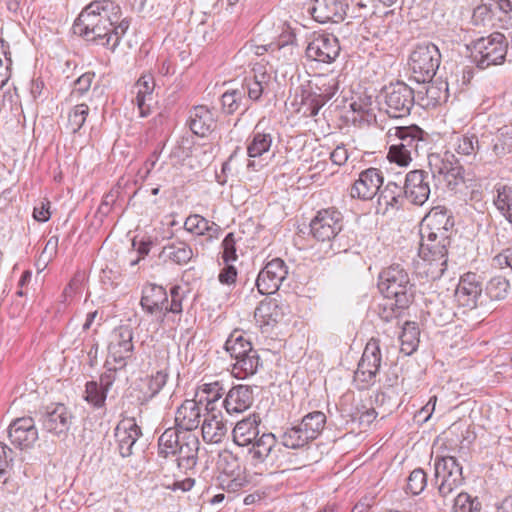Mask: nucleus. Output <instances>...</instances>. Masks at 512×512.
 Listing matches in <instances>:
<instances>
[{
	"mask_svg": "<svg viewBox=\"0 0 512 512\" xmlns=\"http://www.w3.org/2000/svg\"><path fill=\"white\" fill-rule=\"evenodd\" d=\"M289 274V267L281 258H273L260 270L255 286L262 295L273 294L279 290Z\"/></svg>",
	"mask_w": 512,
	"mask_h": 512,
	"instance_id": "obj_15",
	"label": "nucleus"
},
{
	"mask_svg": "<svg viewBox=\"0 0 512 512\" xmlns=\"http://www.w3.org/2000/svg\"><path fill=\"white\" fill-rule=\"evenodd\" d=\"M41 421L48 432L60 435L64 430V404L57 402L48 405Z\"/></svg>",
	"mask_w": 512,
	"mask_h": 512,
	"instance_id": "obj_39",
	"label": "nucleus"
},
{
	"mask_svg": "<svg viewBox=\"0 0 512 512\" xmlns=\"http://www.w3.org/2000/svg\"><path fill=\"white\" fill-rule=\"evenodd\" d=\"M244 100V89L227 90L221 96L222 109L226 114H233L240 108Z\"/></svg>",
	"mask_w": 512,
	"mask_h": 512,
	"instance_id": "obj_48",
	"label": "nucleus"
},
{
	"mask_svg": "<svg viewBox=\"0 0 512 512\" xmlns=\"http://www.w3.org/2000/svg\"><path fill=\"white\" fill-rule=\"evenodd\" d=\"M342 229L343 216L335 208L318 211L310 222L312 236L318 241L330 242V248L333 253L346 252L348 250L349 245L343 243L345 236L341 234Z\"/></svg>",
	"mask_w": 512,
	"mask_h": 512,
	"instance_id": "obj_5",
	"label": "nucleus"
},
{
	"mask_svg": "<svg viewBox=\"0 0 512 512\" xmlns=\"http://www.w3.org/2000/svg\"><path fill=\"white\" fill-rule=\"evenodd\" d=\"M240 89H244L245 94L247 93L248 99L252 101H259L261 96L269 90L258 82H255L247 77H245Z\"/></svg>",
	"mask_w": 512,
	"mask_h": 512,
	"instance_id": "obj_59",
	"label": "nucleus"
},
{
	"mask_svg": "<svg viewBox=\"0 0 512 512\" xmlns=\"http://www.w3.org/2000/svg\"><path fill=\"white\" fill-rule=\"evenodd\" d=\"M254 317L261 326L273 325L284 317V309L275 299L260 302L254 312Z\"/></svg>",
	"mask_w": 512,
	"mask_h": 512,
	"instance_id": "obj_38",
	"label": "nucleus"
},
{
	"mask_svg": "<svg viewBox=\"0 0 512 512\" xmlns=\"http://www.w3.org/2000/svg\"><path fill=\"white\" fill-rule=\"evenodd\" d=\"M435 479L441 497H448L464 483L462 466L453 456L437 457L434 462Z\"/></svg>",
	"mask_w": 512,
	"mask_h": 512,
	"instance_id": "obj_14",
	"label": "nucleus"
},
{
	"mask_svg": "<svg viewBox=\"0 0 512 512\" xmlns=\"http://www.w3.org/2000/svg\"><path fill=\"white\" fill-rule=\"evenodd\" d=\"M383 185V174L377 168H368L362 171L358 179L351 186L350 195L360 200H371L380 191Z\"/></svg>",
	"mask_w": 512,
	"mask_h": 512,
	"instance_id": "obj_19",
	"label": "nucleus"
},
{
	"mask_svg": "<svg viewBox=\"0 0 512 512\" xmlns=\"http://www.w3.org/2000/svg\"><path fill=\"white\" fill-rule=\"evenodd\" d=\"M416 92L417 103L423 108L435 107L448 99V84L444 81L429 80Z\"/></svg>",
	"mask_w": 512,
	"mask_h": 512,
	"instance_id": "obj_27",
	"label": "nucleus"
},
{
	"mask_svg": "<svg viewBox=\"0 0 512 512\" xmlns=\"http://www.w3.org/2000/svg\"><path fill=\"white\" fill-rule=\"evenodd\" d=\"M261 121L255 126L247 140V155L249 158H258L268 153L272 147L273 130H260Z\"/></svg>",
	"mask_w": 512,
	"mask_h": 512,
	"instance_id": "obj_32",
	"label": "nucleus"
},
{
	"mask_svg": "<svg viewBox=\"0 0 512 512\" xmlns=\"http://www.w3.org/2000/svg\"><path fill=\"white\" fill-rule=\"evenodd\" d=\"M192 247L185 241L175 240L166 244L160 253V258L180 266L187 265L194 258Z\"/></svg>",
	"mask_w": 512,
	"mask_h": 512,
	"instance_id": "obj_33",
	"label": "nucleus"
},
{
	"mask_svg": "<svg viewBox=\"0 0 512 512\" xmlns=\"http://www.w3.org/2000/svg\"><path fill=\"white\" fill-rule=\"evenodd\" d=\"M494 192L495 208L512 226V186L499 183L495 185Z\"/></svg>",
	"mask_w": 512,
	"mask_h": 512,
	"instance_id": "obj_41",
	"label": "nucleus"
},
{
	"mask_svg": "<svg viewBox=\"0 0 512 512\" xmlns=\"http://www.w3.org/2000/svg\"><path fill=\"white\" fill-rule=\"evenodd\" d=\"M454 512H479L480 503L467 493H459L454 500Z\"/></svg>",
	"mask_w": 512,
	"mask_h": 512,
	"instance_id": "obj_54",
	"label": "nucleus"
},
{
	"mask_svg": "<svg viewBox=\"0 0 512 512\" xmlns=\"http://www.w3.org/2000/svg\"><path fill=\"white\" fill-rule=\"evenodd\" d=\"M326 420V415L321 411L308 413L300 423L285 430L281 436L283 446L298 449L315 440L323 431Z\"/></svg>",
	"mask_w": 512,
	"mask_h": 512,
	"instance_id": "obj_8",
	"label": "nucleus"
},
{
	"mask_svg": "<svg viewBox=\"0 0 512 512\" xmlns=\"http://www.w3.org/2000/svg\"><path fill=\"white\" fill-rule=\"evenodd\" d=\"M88 111L89 108L86 104H79L76 105L69 114L68 122L73 133L77 132L82 127L88 115Z\"/></svg>",
	"mask_w": 512,
	"mask_h": 512,
	"instance_id": "obj_55",
	"label": "nucleus"
},
{
	"mask_svg": "<svg viewBox=\"0 0 512 512\" xmlns=\"http://www.w3.org/2000/svg\"><path fill=\"white\" fill-rule=\"evenodd\" d=\"M224 394V388L219 381H213L209 383H202L198 386L196 391V397L199 398V402L202 404L206 402L205 410H213L212 404L218 401Z\"/></svg>",
	"mask_w": 512,
	"mask_h": 512,
	"instance_id": "obj_46",
	"label": "nucleus"
},
{
	"mask_svg": "<svg viewBox=\"0 0 512 512\" xmlns=\"http://www.w3.org/2000/svg\"><path fill=\"white\" fill-rule=\"evenodd\" d=\"M406 199L403 186L395 182H388L378 196V210L387 213L389 210H398Z\"/></svg>",
	"mask_w": 512,
	"mask_h": 512,
	"instance_id": "obj_34",
	"label": "nucleus"
},
{
	"mask_svg": "<svg viewBox=\"0 0 512 512\" xmlns=\"http://www.w3.org/2000/svg\"><path fill=\"white\" fill-rule=\"evenodd\" d=\"M118 193V190H110L103 196L97 210V215H100V217H105L111 212L112 207L118 198Z\"/></svg>",
	"mask_w": 512,
	"mask_h": 512,
	"instance_id": "obj_62",
	"label": "nucleus"
},
{
	"mask_svg": "<svg viewBox=\"0 0 512 512\" xmlns=\"http://www.w3.org/2000/svg\"><path fill=\"white\" fill-rule=\"evenodd\" d=\"M8 436L21 449L31 447L38 439L34 419L28 416L15 419L9 426Z\"/></svg>",
	"mask_w": 512,
	"mask_h": 512,
	"instance_id": "obj_23",
	"label": "nucleus"
},
{
	"mask_svg": "<svg viewBox=\"0 0 512 512\" xmlns=\"http://www.w3.org/2000/svg\"><path fill=\"white\" fill-rule=\"evenodd\" d=\"M219 470L218 476H233L236 473L245 471L241 466L239 459L230 452H225L219 456L217 463Z\"/></svg>",
	"mask_w": 512,
	"mask_h": 512,
	"instance_id": "obj_49",
	"label": "nucleus"
},
{
	"mask_svg": "<svg viewBox=\"0 0 512 512\" xmlns=\"http://www.w3.org/2000/svg\"><path fill=\"white\" fill-rule=\"evenodd\" d=\"M251 80L258 82L265 88L269 89L272 83V67L265 63H255L251 74L247 76Z\"/></svg>",
	"mask_w": 512,
	"mask_h": 512,
	"instance_id": "obj_52",
	"label": "nucleus"
},
{
	"mask_svg": "<svg viewBox=\"0 0 512 512\" xmlns=\"http://www.w3.org/2000/svg\"><path fill=\"white\" fill-rule=\"evenodd\" d=\"M225 350L236 360L254 350L250 341L244 338L241 331H233L225 342Z\"/></svg>",
	"mask_w": 512,
	"mask_h": 512,
	"instance_id": "obj_45",
	"label": "nucleus"
},
{
	"mask_svg": "<svg viewBox=\"0 0 512 512\" xmlns=\"http://www.w3.org/2000/svg\"><path fill=\"white\" fill-rule=\"evenodd\" d=\"M339 53V41L331 34L315 36L306 48L308 59L322 63H332L339 56Z\"/></svg>",
	"mask_w": 512,
	"mask_h": 512,
	"instance_id": "obj_18",
	"label": "nucleus"
},
{
	"mask_svg": "<svg viewBox=\"0 0 512 512\" xmlns=\"http://www.w3.org/2000/svg\"><path fill=\"white\" fill-rule=\"evenodd\" d=\"M508 44L502 33L494 32L473 42L472 57L477 66L485 69L502 64L507 54Z\"/></svg>",
	"mask_w": 512,
	"mask_h": 512,
	"instance_id": "obj_11",
	"label": "nucleus"
},
{
	"mask_svg": "<svg viewBox=\"0 0 512 512\" xmlns=\"http://www.w3.org/2000/svg\"><path fill=\"white\" fill-rule=\"evenodd\" d=\"M427 485V475L423 469H414L407 479V492L419 495Z\"/></svg>",
	"mask_w": 512,
	"mask_h": 512,
	"instance_id": "obj_53",
	"label": "nucleus"
},
{
	"mask_svg": "<svg viewBox=\"0 0 512 512\" xmlns=\"http://www.w3.org/2000/svg\"><path fill=\"white\" fill-rule=\"evenodd\" d=\"M183 432L175 427L167 428L158 439V454L163 458L175 456Z\"/></svg>",
	"mask_w": 512,
	"mask_h": 512,
	"instance_id": "obj_42",
	"label": "nucleus"
},
{
	"mask_svg": "<svg viewBox=\"0 0 512 512\" xmlns=\"http://www.w3.org/2000/svg\"><path fill=\"white\" fill-rule=\"evenodd\" d=\"M218 486L229 493L237 492L248 484L245 471L236 473L233 476H218Z\"/></svg>",
	"mask_w": 512,
	"mask_h": 512,
	"instance_id": "obj_50",
	"label": "nucleus"
},
{
	"mask_svg": "<svg viewBox=\"0 0 512 512\" xmlns=\"http://www.w3.org/2000/svg\"><path fill=\"white\" fill-rule=\"evenodd\" d=\"M154 87V78L150 74L142 75L135 84V103L139 109L140 117L144 118L150 115V106L147 104V101L152 100Z\"/></svg>",
	"mask_w": 512,
	"mask_h": 512,
	"instance_id": "obj_37",
	"label": "nucleus"
},
{
	"mask_svg": "<svg viewBox=\"0 0 512 512\" xmlns=\"http://www.w3.org/2000/svg\"><path fill=\"white\" fill-rule=\"evenodd\" d=\"M221 246L223 248L222 259L224 263L237 260L238 256L236 254V239L234 233H228L223 239Z\"/></svg>",
	"mask_w": 512,
	"mask_h": 512,
	"instance_id": "obj_57",
	"label": "nucleus"
},
{
	"mask_svg": "<svg viewBox=\"0 0 512 512\" xmlns=\"http://www.w3.org/2000/svg\"><path fill=\"white\" fill-rule=\"evenodd\" d=\"M92 79L93 75L90 73H84L75 79L72 83L70 97L72 99H77L86 93L91 86Z\"/></svg>",
	"mask_w": 512,
	"mask_h": 512,
	"instance_id": "obj_56",
	"label": "nucleus"
},
{
	"mask_svg": "<svg viewBox=\"0 0 512 512\" xmlns=\"http://www.w3.org/2000/svg\"><path fill=\"white\" fill-rule=\"evenodd\" d=\"M105 394L100 390L97 383L88 382L86 384V396L85 399L92 403L95 407H101L105 401Z\"/></svg>",
	"mask_w": 512,
	"mask_h": 512,
	"instance_id": "obj_61",
	"label": "nucleus"
},
{
	"mask_svg": "<svg viewBox=\"0 0 512 512\" xmlns=\"http://www.w3.org/2000/svg\"><path fill=\"white\" fill-rule=\"evenodd\" d=\"M183 299L182 288L178 285L173 286L168 295L164 287L148 284L142 290L140 305L146 313L160 314L164 317L168 313L181 314Z\"/></svg>",
	"mask_w": 512,
	"mask_h": 512,
	"instance_id": "obj_6",
	"label": "nucleus"
},
{
	"mask_svg": "<svg viewBox=\"0 0 512 512\" xmlns=\"http://www.w3.org/2000/svg\"><path fill=\"white\" fill-rule=\"evenodd\" d=\"M441 63L439 48L431 42L419 43L409 57V66L418 83L432 80Z\"/></svg>",
	"mask_w": 512,
	"mask_h": 512,
	"instance_id": "obj_10",
	"label": "nucleus"
},
{
	"mask_svg": "<svg viewBox=\"0 0 512 512\" xmlns=\"http://www.w3.org/2000/svg\"><path fill=\"white\" fill-rule=\"evenodd\" d=\"M386 136L387 159L401 167L408 166L425 145V132L417 125L391 127Z\"/></svg>",
	"mask_w": 512,
	"mask_h": 512,
	"instance_id": "obj_2",
	"label": "nucleus"
},
{
	"mask_svg": "<svg viewBox=\"0 0 512 512\" xmlns=\"http://www.w3.org/2000/svg\"><path fill=\"white\" fill-rule=\"evenodd\" d=\"M493 264L499 269H512V247L503 249L493 258Z\"/></svg>",
	"mask_w": 512,
	"mask_h": 512,
	"instance_id": "obj_64",
	"label": "nucleus"
},
{
	"mask_svg": "<svg viewBox=\"0 0 512 512\" xmlns=\"http://www.w3.org/2000/svg\"><path fill=\"white\" fill-rule=\"evenodd\" d=\"M188 124L195 135L204 137L213 130L215 124V113L207 106H195L190 111Z\"/></svg>",
	"mask_w": 512,
	"mask_h": 512,
	"instance_id": "obj_31",
	"label": "nucleus"
},
{
	"mask_svg": "<svg viewBox=\"0 0 512 512\" xmlns=\"http://www.w3.org/2000/svg\"><path fill=\"white\" fill-rule=\"evenodd\" d=\"M416 102L415 91L403 81L386 85L379 94V103L391 118H404L410 115Z\"/></svg>",
	"mask_w": 512,
	"mask_h": 512,
	"instance_id": "obj_7",
	"label": "nucleus"
},
{
	"mask_svg": "<svg viewBox=\"0 0 512 512\" xmlns=\"http://www.w3.org/2000/svg\"><path fill=\"white\" fill-rule=\"evenodd\" d=\"M201 403L195 399L185 400L176 410L175 426L183 433H192L201 423Z\"/></svg>",
	"mask_w": 512,
	"mask_h": 512,
	"instance_id": "obj_24",
	"label": "nucleus"
},
{
	"mask_svg": "<svg viewBox=\"0 0 512 512\" xmlns=\"http://www.w3.org/2000/svg\"><path fill=\"white\" fill-rule=\"evenodd\" d=\"M421 241L419 246V257L422 260L420 273L430 280L439 279L445 272L447 267L448 246L450 245V237H438L437 233L420 232Z\"/></svg>",
	"mask_w": 512,
	"mask_h": 512,
	"instance_id": "obj_3",
	"label": "nucleus"
},
{
	"mask_svg": "<svg viewBox=\"0 0 512 512\" xmlns=\"http://www.w3.org/2000/svg\"><path fill=\"white\" fill-rule=\"evenodd\" d=\"M428 166L434 179L444 181L452 189L463 181L464 169L451 151L430 153Z\"/></svg>",
	"mask_w": 512,
	"mask_h": 512,
	"instance_id": "obj_12",
	"label": "nucleus"
},
{
	"mask_svg": "<svg viewBox=\"0 0 512 512\" xmlns=\"http://www.w3.org/2000/svg\"><path fill=\"white\" fill-rule=\"evenodd\" d=\"M132 340L133 331L127 325L119 326L112 331L108 345V359H112L117 365L113 370L123 368L126 360L132 356L134 350ZM107 364H110V360H107Z\"/></svg>",
	"mask_w": 512,
	"mask_h": 512,
	"instance_id": "obj_16",
	"label": "nucleus"
},
{
	"mask_svg": "<svg viewBox=\"0 0 512 512\" xmlns=\"http://www.w3.org/2000/svg\"><path fill=\"white\" fill-rule=\"evenodd\" d=\"M262 363L257 350L248 352L232 364V374L238 379H245L257 373Z\"/></svg>",
	"mask_w": 512,
	"mask_h": 512,
	"instance_id": "obj_40",
	"label": "nucleus"
},
{
	"mask_svg": "<svg viewBox=\"0 0 512 512\" xmlns=\"http://www.w3.org/2000/svg\"><path fill=\"white\" fill-rule=\"evenodd\" d=\"M254 401L253 389L247 385L233 386L223 400L227 413H242L249 409Z\"/></svg>",
	"mask_w": 512,
	"mask_h": 512,
	"instance_id": "obj_29",
	"label": "nucleus"
},
{
	"mask_svg": "<svg viewBox=\"0 0 512 512\" xmlns=\"http://www.w3.org/2000/svg\"><path fill=\"white\" fill-rule=\"evenodd\" d=\"M419 329L415 322H406L400 334L401 350L409 355L414 352L419 344Z\"/></svg>",
	"mask_w": 512,
	"mask_h": 512,
	"instance_id": "obj_47",
	"label": "nucleus"
},
{
	"mask_svg": "<svg viewBox=\"0 0 512 512\" xmlns=\"http://www.w3.org/2000/svg\"><path fill=\"white\" fill-rule=\"evenodd\" d=\"M200 442L193 433H183L177 447V465L179 469L187 472L192 470L198 460Z\"/></svg>",
	"mask_w": 512,
	"mask_h": 512,
	"instance_id": "obj_28",
	"label": "nucleus"
},
{
	"mask_svg": "<svg viewBox=\"0 0 512 512\" xmlns=\"http://www.w3.org/2000/svg\"><path fill=\"white\" fill-rule=\"evenodd\" d=\"M483 3L493 18L500 19L499 14H507L512 11V0H483Z\"/></svg>",
	"mask_w": 512,
	"mask_h": 512,
	"instance_id": "obj_58",
	"label": "nucleus"
},
{
	"mask_svg": "<svg viewBox=\"0 0 512 512\" xmlns=\"http://www.w3.org/2000/svg\"><path fill=\"white\" fill-rule=\"evenodd\" d=\"M449 144L469 164L477 160L481 149L479 138L472 130H468L466 133H453Z\"/></svg>",
	"mask_w": 512,
	"mask_h": 512,
	"instance_id": "obj_25",
	"label": "nucleus"
},
{
	"mask_svg": "<svg viewBox=\"0 0 512 512\" xmlns=\"http://www.w3.org/2000/svg\"><path fill=\"white\" fill-rule=\"evenodd\" d=\"M141 435L140 427L134 418H128L120 421L115 428V439L118 444V450L122 457L132 455L133 446Z\"/></svg>",
	"mask_w": 512,
	"mask_h": 512,
	"instance_id": "obj_26",
	"label": "nucleus"
},
{
	"mask_svg": "<svg viewBox=\"0 0 512 512\" xmlns=\"http://www.w3.org/2000/svg\"><path fill=\"white\" fill-rule=\"evenodd\" d=\"M201 429L203 439L210 443H219L227 432L226 425L215 415L204 418Z\"/></svg>",
	"mask_w": 512,
	"mask_h": 512,
	"instance_id": "obj_44",
	"label": "nucleus"
},
{
	"mask_svg": "<svg viewBox=\"0 0 512 512\" xmlns=\"http://www.w3.org/2000/svg\"><path fill=\"white\" fill-rule=\"evenodd\" d=\"M347 9L344 0H311L307 12L319 23H340L345 19Z\"/></svg>",
	"mask_w": 512,
	"mask_h": 512,
	"instance_id": "obj_17",
	"label": "nucleus"
},
{
	"mask_svg": "<svg viewBox=\"0 0 512 512\" xmlns=\"http://www.w3.org/2000/svg\"><path fill=\"white\" fill-rule=\"evenodd\" d=\"M168 380V373L164 370L157 371L148 381L149 398L156 396L165 386Z\"/></svg>",
	"mask_w": 512,
	"mask_h": 512,
	"instance_id": "obj_60",
	"label": "nucleus"
},
{
	"mask_svg": "<svg viewBox=\"0 0 512 512\" xmlns=\"http://www.w3.org/2000/svg\"><path fill=\"white\" fill-rule=\"evenodd\" d=\"M120 18L121 8L117 3L112 0H95L81 11L72 31L113 52L130 25L128 20Z\"/></svg>",
	"mask_w": 512,
	"mask_h": 512,
	"instance_id": "obj_1",
	"label": "nucleus"
},
{
	"mask_svg": "<svg viewBox=\"0 0 512 512\" xmlns=\"http://www.w3.org/2000/svg\"><path fill=\"white\" fill-rule=\"evenodd\" d=\"M379 341L371 339L365 346L362 357L354 373V384L359 390H365L376 381V375L381 365Z\"/></svg>",
	"mask_w": 512,
	"mask_h": 512,
	"instance_id": "obj_13",
	"label": "nucleus"
},
{
	"mask_svg": "<svg viewBox=\"0 0 512 512\" xmlns=\"http://www.w3.org/2000/svg\"><path fill=\"white\" fill-rule=\"evenodd\" d=\"M404 193L412 204L422 206L431 193L429 175L424 170H412L406 174Z\"/></svg>",
	"mask_w": 512,
	"mask_h": 512,
	"instance_id": "obj_20",
	"label": "nucleus"
},
{
	"mask_svg": "<svg viewBox=\"0 0 512 512\" xmlns=\"http://www.w3.org/2000/svg\"><path fill=\"white\" fill-rule=\"evenodd\" d=\"M492 151L498 158L512 154V124L496 131L492 138Z\"/></svg>",
	"mask_w": 512,
	"mask_h": 512,
	"instance_id": "obj_43",
	"label": "nucleus"
},
{
	"mask_svg": "<svg viewBox=\"0 0 512 512\" xmlns=\"http://www.w3.org/2000/svg\"><path fill=\"white\" fill-rule=\"evenodd\" d=\"M183 228L195 236H207L208 241L218 239L222 232L217 223L209 221L199 214L189 215L184 221Z\"/></svg>",
	"mask_w": 512,
	"mask_h": 512,
	"instance_id": "obj_30",
	"label": "nucleus"
},
{
	"mask_svg": "<svg viewBox=\"0 0 512 512\" xmlns=\"http://www.w3.org/2000/svg\"><path fill=\"white\" fill-rule=\"evenodd\" d=\"M339 82L334 74L315 75L302 90V104L307 106L310 116H316L319 110L337 92Z\"/></svg>",
	"mask_w": 512,
	"mask_h": 512,
	"instance_id": "obj_9",
	"label": "nucleus"
},
{
	"mask_svg": "<svg viewBox=\"0 0 512 512\" xmlns=\"http://www.w3.org/2000/svg\"><path fill=\"white\" fill-rule=\"evenodd\" d=\"M277 439L273 433H263L253 441L249 453L256 462H264L267 459L274 460L278 457L275 450Z\"/></svg>",
	"mask_w": 512,
	"mask_h": 512,
	"instance_id": "obj_36",
	"label": "nucleus"
},
{
	"mask_svg": "<svg viewBox=\"0 0 512 512\" xmlns=\"http://www.w3.org/2000/svg\"><path fill=\"white\" fill-rule=\"evenodd\" d=\"M260 418L257 415L249 416L239 421L233 429V440L239 446L253 443L259 435Z\"/></svg>",
	"mask_w": 512,
	"mask_h": 512,
	"instance_id": "obj_35",
	"label": "nucleus"
},
{
	"mask_svg": "<svg viewBox=\"0 0 512 512\" xmlns=\"http://www.w3.org/2000/svg\"><path fill=\"white\" fill-rule=\"evenodd\" d=\"M482 296V283L475 273H466L461 278L455 291V300L459 306L468 310L478 306Z\"/></svg>",
	"mask_w": 512,
	"mask_h": 512,
	"instance_id": "obj_21",
	"label": "nucleus"
},
{
	"mask_svg": "<svg viewBox=\"0 0 512 512\" xmlns=\"http://www.w3.org/2000/svg\"><path fill=\"white\" fill-rule=\"evenodd\" d=\"M510 288L509 281L503 276L491 278L486 286V292L492 300H503L507 297Z\"/></svg>",
	"mask_w": 512,
	"mask_h": 512,
	"instance_id": "obj_51",
	"label": "nucleus"
},
{
	"mask_svg": "<svg viewBox=\"0 0 512 512\" xmlns=\"http://www.w3.org/2000/svg\"><path fill=\"white\" fill-rule=\"evenodd\" d=\"M414 285L408 272L399 264L384 269L378 280V288L386 299L394 300L396 307L407 308L414 297Z\"/></svg>",
	"mask_w": 512,
	"mask_h": 512,
	"instance_id": "obj_4",
	"label": "nucleus"
},
{
	"mask_svg": "<svg viewBox=\"0 0 512 512\" xmlns=\"http://www.w3.org/2000/svg\"><path fill=\"white\" fill-rule=\"evenodd\" d=\"M454 226L453 217L450 211L444 206L433 207L423 218L420 232L437 233L438 237L449 236Z\"/></svg>",
	"mask_w": 512,
	"mask_h": 512,
	"instance_id": "obj_22",
	"label": "nucleus"
},
{
	"mask_svg": "<svg viewBox=\"0 0 512 512\" xmlns=\"http://www.w3.org/2000/svg\"><path fill=\"white\" fill-rule=\"evenodd\" d=\"M472 19L476 25L486 26L492 24L494 18L488 12L487 6L483 3V0H481V4L473 11Z\"/></svg>",
	"mask_w": 512,
	"mask_h": 512,
	"instance_id": "obj_63",
	"label": "nucleus"
}]
</instances>
